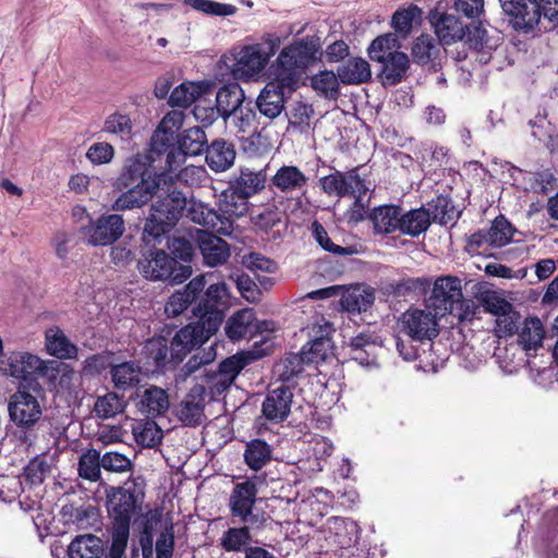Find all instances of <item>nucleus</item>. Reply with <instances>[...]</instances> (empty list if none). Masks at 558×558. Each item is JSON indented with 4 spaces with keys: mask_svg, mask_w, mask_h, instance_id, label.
<instances>
[{
    "mask_svg": "<svg viewBox=\"0 0 558 558\" xmlns=\"http://www.w3.org/2000/svg\"><path fill=\"white\" fill-rule=\"evenodd\" d=\"M185 215L193 222L210 227L217 218L215 211L202 202L187 201L181 191H171L161 196L151 205L149 217L144 226L143 238L146 242L159 240L168 233Z\"/></svg>",
    "mask_w": 558,
    "mask_h": 558,
    "instance_id": "nucleus-1",
    "label": "nucleus"
},
{
    "mask_svg": "<svg viewBox=\"0 0 558 558\" xmlns=\"http://www.w3.org/2000/svg\"><path fill=\"white\" fill-rule=\"evenodd\" d=\"M323 56L322 40L317 35H306L283 47L268 70V77H276L288 92H294L305 72Z\"/></svg>",
    "mask_w": 558,
    "mask_h": 558,
    "instance_id": "nucleus-2",
    "label": "nucleus"
},
{
    "mask_svg": "<svg viewBox=\"0 0 558 558\" xmlns=\"http://www.w3.org/2000/svg\"><path fill=\"white\" fill-rule=\"evenodd\" d=\"M48 362L27 351H12L0 357V373L19 380L17 388L39 392L38 376L48 375Z\"/></svg>",
    "mask_w": 558,
    "mask_h": 558,
    "instance_id": "nucleus-3",
    "label": "nucleus"
},
{
    "mask_svg": "<svg viewBox=\"0 0 558 558\" xmlns=\"http://www.w3.org/2000/svg\"><path fill=\"white\" fill-rule=\"evenodd\" d=\"M280 46V38L268 35L262 41L241 47L234 54L232 73L248 81L259 75Z\"/></svg>",
    "mask_w": 558,
    "mask_h": 558,
    "instance_id": "nucleus-4",
    "label": "nucleus"
},
{
    "mask_svg": "<svg viewBox=\"0 0 558 558\" xmlns=\"http://www.w3.org/2000/svg\"><path fill=\"white\" fill-rule=\"evenodd\" d=\"M257 493V485L251 478L235 483L228 501L230 515L240 523L268 524L270 517L256 508Z\"/></svg>",
    "mask_w": 558,
    "mask_h": 558,
    "instance_id": "nucleus-5",
    "label": "nucleus"
},
{
    "mask_svg": "<svg viewBox=\"0 0 558 558\" xmlns=\"http://www.w3.org/2000/svg\"><path fill=\"white\" fill-rule=\"evenodd\" d=\"M32 390L17 388L10 397L8 411L10 420L19 428L20 439L24 444L33 442V429L41 417V407Z\"/></svg>",
    "mask_w": 558,
    "mask_h": 558,
    "instance_id": "nucleus-6",
    "label": "nucleus"
},
{
    "mask_svg": "<svg viewBox=\"0 0 558 558\" xmlns=\"http://www.w3.org/2000/svg\"><path fill=\"white\" fill-rule=\"evenodd\" d=\"M140 272L148 280H170L181 283L192 275L190 266L179 265L177 259L162 250H150L138 260Z\"/></svg>",
    "mask_w": 558,
    "mask_h": 558,
    "instance_id": "nucleus-7",
    "label": "nucleus"
},
{
    "mask_svg": "<svg viewBox=\"0 0 558 558\" xmlns=\"http://www.w3.org/2000/svg\"><path fill=\"white\" fill-rule=\"evenodd\" d=\"M144 496V492L134 483L112 488L107 497L112 525L130 529L132 519L142 510Z\"/></svg>",
    "mask_w": 558,
    "mask_h": 558,
    "instance_id": "nucleus-8",
    "label": "nucleus"
},
{
    "mask_svg": "<svg viewBox=\"0 0 558 558\" xmlns=\"http://www.w3.org/2000/svg\"><path fill=\"white\" fill-rule=\"evenodd\" d=\"M172 177L169 173H157L151 179H142L132 187L122 190L123 192L112 202L110 209L113 211H125L141 208L146 205L154 195L161 193L162 185H167Z\"/></svg>",
    "mask_w": 558,
    "mask_h": 558,
    "instance_id": "nucleus-9",
    "label": "nucleus"
},
{
    "mask_svg": "<svg viewBox=\"0 0 558 558\" xmlns=\"http://www.w3.org/2000/svg\"><path fill=\"white\" fill-rule=\"evenodd\" d=\"M125 231L124 219L119 214H104L80 228L85 243L92 246H107L117 242Z\"/></svg>",
    "mask_w": 558,
    "mask_h": 558,
    "instance_id": "nucleus-10",
    "label": "nucleus"
},
{
    "mask_svg": "<svg viewBox=\"0 0 558 558\" xmlns=\"http://www.w3.org/2000/svg\"><path fill=\"white\" fill-rule=\"evenodd\" d=\"M433 308L427 306L421 308H409L402 314L400 319L402 331L412 340L423 342L433 340L439 333V318Z\"/></svg>",
    "mask_w": 558,
    "mask_h": 558,
    "instance_id": "nucleus-11",
    "label": "nucleus"
},
{
    "mask_svg": "<svg viewBox=\"0 0 558 558\" xmlns=\"http://www.w3.org/2000/svg\"><path fill=\"white\" fill-rule=\"evenodd\" d=\"M319 185L329 196H353L355 204L362 202L368 191L364 180L359 175L357 169L348 172L335 171L320 178Z\"/></svg>",
    "mask_w": 558,
    "mask_h": 558,
    "instance_id": "nucleus-12",
    "label": "nucleus"
},
{
    "mask_svg": "<svg viewBox=\"0 0 558 558\" xmlns=\"http://www.w3.org/2000/svg\"><path fill=\"white\" fill-rule=\"evenodd\" d=\"M264 354L266 352L245 351L225 359L216 372L207 375L211 389L217 393L226 391L245 366Z\"/></svg>",
    "mask_w": 558,
    "mask_h": 558,
    "instance_id": "nucleus-13",
    "label": "nucleus"
},
{
    "mask_svg": "<svg viewBox=\"0 0 558 558\" xmlns=\"http://www.w3.org/2000/svg\"><path fill=\"white\" fill-rule=\"evenodd\" d=\"M462 299L461 280L453 276L438 277L427 299V307L436 311L438 315L445 316L451 313L456 303Z\"/></svg>",
    "mask_w": 558,
    "mask_h": 558,
    "instance_id": "nucleus-14",
    "label": "nucleus"
},
{
    "mask_svg": "<svg viewBox=\"0 0 558 558\" xmlns=\"http://www.w3.org/2000/svg\"><path fill=\"white\" fill-rule=\"evenodd\" d=\"M504 14L515 31H533L541 22V5L536 0H499Z\"/></svg>",
    "mask_w": 558,
    "mask_h": 558,
    "instance_id": "nucleus-15",
    "label": "nucleus"
},
{
    "mask_svg": "<svg viewBox=\"0 0 558 558\" xmlns=\"http://www.w3.org/2000/svg\"><path fill=\"white\" fill-rule=\"evenodd\" d=\"M178 143V149H172L168 155L167 171L161 173L171 175V172L185 162L186 156L201 155L207 144V137L202 128L194 126L185 130L179 137Z\"/></svg>",
    "mask_w": 558,
    "mask_h": 558,
    "instance_id": "nucleus-16",
    "label": "nucleus"
},
{
    "mask_svg": "<svg viewBox=\"0 0 558 558\" xmlns=\"http://www.w3.org/2000/svg\"><path fill=\"white\" fill-rule=\"evenodd\" d=\"M292 400L293 392L288 385L269 389L262 403L263 416L275 424L283 422L291 412Z\"/></svg>",
    "mask_w": 558,
    "mask_h": 558,
    "instance_id": "nucleus-17",
    "label": "nucleus"
},
{
    "mask_svg": "<svg viewBox=\"0 0 558 558\" xmlns=\"http://www.w3.org/2000/svg\"><path fill=\"white\" fill-rule=\"evenodd\" d=\"M214 272L194 277L182 290L174 292L165 305L168 317L181 315L201 295Z\"/></svg>",
    "mask_w": 558,
    "mask_h": 558,
    "instance_id": "nucleus-18",
    "label": "nucleus"
},
{
    "mask_svg": "<svg viewBox=\"0 0 558 558\" xmlns=\"http://www.w3.org/2000/svg\"><path fill=\"white\" fill-rule=\"evenodd\" d=\"M206 389L202 385L193 386L177 408V417L185 426H199L206 421Z\"/></svg>",
    "mask_w": 558,
    "mask_h": 558,
    "instance_id": "nucleus-19",
    "label": "nucleus"
},
{
    "mask_svg": "<svg viewBox=\"0 0 558 558\" xmlns=\"http://www.w3.org/2000/svg\"><path fill=\"white\" fill-rule=\"evenodd\" d=\"M269 82L259 93L256 99L258 111L264 117L272 120L280 116L284 109V95L290 94L288 87L276 77H268Z\"/></svg>",
    "mask_w": 558,
    "mask_h": 558,
    "instance_id": "nucleus-20",
    "label": "nucleus"
},
{
    "mask_svg": "<svg viewBox=\"0 0 558 558\" xmlns=\"http://www.w3.org/2000/svg\"><path fill=\"white\" fill-rule=\"evenodd\" d=\"M430 24L438 40L444 45H451L465 38L468 25L458 16L446 12H433L429 15Z\"/></svg>",
    "mask_w": 558,
    "mask_h": 558,
    "instance_id": "nucleus-21",
    "label": "nucleus"
},
{
    "mask_svg": "<svg viewBox=\"0 0 558 558\" xmlns=\"http://www.w3.org/2000/svg\"><path fill=\"white\" fill-rule=\"evenodd\" d=\"M466 41L476 51V61L481 64H487L492 59V52L495 51L502 41L499 33L489 35L487 29L478 23L468 26Z\"/></svg>",
    "mask_w": 558,
    "mask_h": 558,
    "instance_id": "nucleus-22",
    "label": "nucleus"
},
{
    "mask_svg": "<svg viewBox=\"0 0 558 558\" xmlns=\"http://www.w3.org/2000/svg\"><path fill=\"white\" fill-rule=\"evenodd\" d=\"M267 524L242 523L241 526L228 527L219 538V545L227 553H241L250 548L253 536L264 530Z\"/></svg>",
    "mask_w": 558,
    "mask_h": 558,
    "instance_id": "nucleus-23",
    "label": "nucleus"
},
{
    "mask_svg": "<svg viewBox=\"0 0 558 558\" xmlns=\"http://www.w3.org/2000/svg\"><path fill=\"white\" fill-rule=\"evenodd\" d=\"M196 241L205 265L216 267L229 259L230 246L221 238L197 230Z\"/></svg>",
    "mask_w": 558,
    "mask_h": 558,
    "instance_id": "nucleus-24",
    "label": "nucleus"
},
{
    "mask_svg": "<svg viewBox=\"0 0 558 558\" xmlns=\"http://www.w3.org/2000/svg\"><path fill=\"white\" fill-rule=\"evenodd\" d=\"M307 182L308 178L306 174L299 167L293 165L281 166L270 178V185L284 195L304 192Z\"/></svg>",
    "mask_w": 558,
    "mask_h": 558,
    "instance_id": "nucleus-25",
    "label": "nucleus"
},
{
    "mask_svg": "<svg viewBox=\"0 0 558 558\" xmlns=\"http://www.w3.org/2000/svg\"><path fill=\"white\" fill-rule=\"evenodd\" d=\"M136 408L147 417L162 416L170 408L169 395L166 389L150 385L137 393Z\"/></svg>",
    "mask_w": 558,
    "mask_h": 558,
    "instance_id": "nucleus-26",
    "label": "nucleus"
},
{
    "mask_svg": "<svg viewBox=\"0 0 558 558\" xmlns=\"http://www.w3.org/2000/svg\"><path fill=\"white\" fill-rule=\"evenodd\" d=\"M205 343L193 324H189L179 329L170 342V353L173 365L183 361V359L194 349Z\"/></svg>",
    "mask_w": 558,
    "mask_h": 558,
    "instance_id": "nucleus-27",
    "label": "nucleus"
},
{
    "mask_svg": "<svg viewBox=\"0 0 558 558\" xmlns=\"http://www.w3.org/2000/svg\"><path fill=\"white\" fill-rule=\"evenodd\" d=\"M518 345L532 355L543 347L545 329L542 320L537 317H527L522 320L518 331Z\"/></svg>",
    "mask_w": 558,
    "mask_h": 558,
    "instance_id": "nucleus-28",
    "label": "nucleus"
},
{
    "mask_svg": "<svg viewBox=\"0 0 558 558\" xmlns=\"http://www.w3.org/2000/svg\"><path fill=\"white\" fill-rule=\"evenodd\" d=\"M206 163L215 172H223L231 168L235 160V149L226 140H215L206 147Z\"/></svg>",
    "mask_w": 558,
    "mask_h": 558,
    "instance_id": "nucleus-29",
    "label": "nucleus"
},
{
    "mask_svg": "<svg viewBox=\"0 0 558 558\" xmlns=\"http://www.w3.org/2000/svg\"><path fill=\"white\" fill-rule=\"evenodd\" d=\"M45 347L49 355L60 360L76 359L78 349L59 327L49 328L45 333Z\"/></svg>",
    "mask_w": 558,
    "mask_h": 558,
    "instance_id": "nucleus-30",
    "label": "nucleus"
},
{
    "mask_svg": "<svg viewBox=\"0 0 558 558\" xmlns=\"http://www.w3.org/2000/svg\"><path fill=\"white\" fill-rule=\"evenodd\" d=\"M328 532L333 536V542L348 548L356 543L360 535L357 523L348 518L332 517L327 520Z\"/></svg>",
    "mask_w": 558,
    "mask_h": 558,
    "instance_id": "nucleus-31",
    "label": "nucleus"
},
{
    "mask_svg": "<svg viewBox=\"0 0 558 558\" xmlns=\"http://www.w3.org/2000/svg\"><path fill=\"white\" fill-rule=\"evenodd\" d=\"M432 218L428 209L414 208L407 213L399 211V232L412 238L424 233L430 226Z\"/></svg>",
    "mask_w": 558,
    "mask_h": 558,
    "instance_id": "nucleus-32",
    "label": "nucleus"
},
{
    "mask_svg": "<svg viewBox=\"0 0 558 558\" xmlns=\"http://www.w3.org/2000/svg\"><path fill=\"white\" fill-rule=\"evenodd\" d=\"M272 447L260 438H254L245 444L243 459L252 471H259L272 460Z\"/></svg>",
    "mask_w": 558,
    "mask_h": 558,
    "instance_id": "nucleus-33",
    "label": "nucleus"
},
{
    "mask_svg": "<svg viewBox=\"0 0 558 558\" xmlns=\"http://www.w3.org/2000/svg\"><path fill=\"white\" fill-rule=\"evenodd\" d=\"M265 183L266 175L263 171H252L243 168L240 174L230 182V189L239 196L247 199L263 190Z\"/></svg>",
    "mask_w": 558,
    "mask_h": 558,
    "instance_id": "nucleus-34",
    "label": "nucleus"
},
{
    "mask_svg": "<svg viewBox=\"0 0 558 558\" xmlns=\"http://www.w3.org/2000/svg\"><path fill=\"white\" fill-rule=\"evenodd\" d=\"M111 380L119 390H128L141 381L142 367L136 361H126L110 368Z\"/></svg>",
    "mask_w": 558,
    "mask_h": 558,
    "instance_id": "nucleus-35",
    "label": "nucleus"
},
{
    "mask_svg": "<svg viewBox=\"0 0 558 558\" xmlns=\"http://www.w3.org/2000/svg\"><path fill=\"white\" fill-rule=\"evenodd\" d=\"M244 98V93L238 84H229L220 87L216 95V108L218 113L225 120L229 119L243 104Z\"/></svg>",
    "mask_w": 558,
    "mask_h": 558,
    "instance_id": "nucleus-36",
    "label": "nucleus"
},
{
    "mask_svg": "<svg viewBox=\"0 0 558 558\" xmlns=\"http://www.w3.org/2000/svg\"><path fill=\"white\" fill-rule=\"evenodd\" d=\"M66 554L69 558H101L102 542L93 534L78 535L68 546Z\"/></svg>",
    "mask_w": 558,
    "mask_h": 558,
    "instance_id": "nucleus-37",
    "label": "nucleus"
},
{
    "mask_svg": "<svg viewBox=\"0 0 558 558\" xmlns=\"http://www.w3.org/2000/svg\"><path fill=\"white\" fill-rule=\"evenodd\" d=\"M132 434L137 445L145 448L157 447L163 437L159 425L151 418H140L132 423Z\"/></svg>",
    "mask_w": 558,
    "mask_h": 558,
    "instance_id": "nucleus-38",
    "label": "nucleus"
},
{
    "mask_svg": "<svg viewBox=\"0 0 558 558\" xmlns=\"http://www.w3.org/2000/svg\"><path fill=\"white\" fill-rule=\"evenodd\" d=\"M256 317L252 308L234 312L226 322L225 333L231 341H239L250 332Z\"/></svg>",
    "mask_w": 558,
    "mask_h": 558,
    "instance_id": "nucleus-39",
    "label": "nucleus"
},
{
    "mask_svg": "<svg viewBox=\"0 0 558 558\" xmlns=\"http://www.w3.org/2000/svg\"><path fill=\"white\" fill-rule=\"evenodd\" d=\"M399 211L400 207L395 205H384L373 209L371 220L375 233L389 234L399 231Z\"/></svg>",
    "mask_w": 558,
    "mask_h": 558,
    "instance_id": "nucleus-40",
    "label": "nucleus"
},
{
    "mask_svg": "<svg viewBox=\"0 0 558 558\" xmlns=\"http://www.w3.org/2000/svg\"><path fill=\"white\" fill-rule=\"evenodd\" d=\"M338 76L343 84H361L371 78L372 72L365 59L351 58L338 68Z\"/></svg>",
    "mask_w": 558,
    "mask_h": 558,
    "instance_id": "nucleus-41",
    "label": "nucleus"
},
{
    "mask_svg": "<svg viewBox=\"0 0 558 558\" xmlns=\"http://www.w3.org/2000/svg\"><path fill=\"white\" fill-rule=\"evenodd\" d=\"M203 295L199 299L197 306L199 310L209 308L222 311L229 305L230 293L226 282H213L209 283L207 289L203 290Z\"/></svg>",
    "mask_w": 558,
    "mask_h": 558,
    "instance_id": "nucleus-42",
    "label": "nucleus"
},
{
    "mask_svg": "<svg viewBox=\"0 0 558 558\" xmlns=\"http://www.w3.org/2000/svg\"><path fill=\"white\" fill-rule=\"evenodd\" d=\"M422 13V9L414 4L397 10L391 17V27L400 37L405 38L411 34L414 25L421 23Z\"/></svg>",
    "mask_w": 558,
    "mask_h": 558,
    "instance_id": "nucleus-43",
    "label": "nucleus"
},
{
    "mask_svg": "<svg viewBox=\"0 0 558 558\" xmlns=\"http://www.w3.org/2000/svg\"><path fill=\"white\" fill-rule=\"evenodd\" d=\"M374 292L367 288H352L345 291L340 300L341 306L349 313H361L367 311L374 303Z\"/></svg>",
    "mask_w": 558,
    "mask_h": 558,
    "instance_id": "nucleus-44",
    "label": "nucleus"
},
{
    "mask_svg": "<svg viewBox=\"0 0 558 558\" xmlns=\"http://www.w3.org/2000/svg\"><path fill=\"white\" fill-rule=\"evenodd\" d=\"M172 180L168 181L167 185L160 189L162 195L169 194L171 191H177L173 185L175 182H182L186 185L194 186L203 182L206 177V169L203 166H184L182 165L173 172H171Z\"/></svg>",
    "mask_w": 558,
    "mask_h": 558,
    "instance_id": "nucleus-45",
    "label": "nucleus"
},
{
    "mask_svg": "<svg viewBox=\"0 0 558 558\" xmlns=\"http://www.w3.org/2000/svg\"><path fill=\"white\" fill-rule=\"evenodd\" d=\"M205 92L206 86L203 83L184 82L171 92L169 105L171 107L187 108L205 94Z\"/></svg>",
    "mask_w": 558,
    "mask_h": 558,
    "instance_id": "nucleus-46",
    "label": "nucleus"
},
{
    "mask_svg": "<svg viewBox=\"0 0 558 558\" xmlns=\"http://www.w3.org/2000/svg\"><path fill=\"white\" fill-rule=\"evenodd\" d=\"M193 314L198 317V320L193 323V326H195L205 342L219 329L225 316L222 311L199 310L198 306L193 310Z\"/></svg>",
    "mask_w": 558,
    "mask_h": 558,
    "instance_id": "nucleus-47",
    "label": "nucleus"
},
{
    "mask_svg": "<svg viewBox=\"0 0 558 558\" xmlns=\"http://www.w3.org/2000/svg\"><path fill=\"white\" fill-rule=\"evenodd\" d=\"M380 75L385 83L397 84L399 83L409 68V57L402 52H395L390 58L380 62Z\"/></svg>",
    "mask_w": 558,
    "mask_h": 558,
    "instance_id": "nucleus-48",
    "label": "nucleus"
},
{
    "mask_svg": "<svg viewBox=\"0 0 558 558\" xmlns=\"http://www.w3.org/2000/svg\"><path fill=\"white\" fill-rule=\"evenodd\" d=\"M400 44L395 34H384L372 41L368 56L374 62L380 63L398 52Z\"/></svg>",
    "mask_w": 558,
    "mask_h": 558,
    "instance_id": "nucleus-49",
    "label": "nucleus"
},
{
    "mask_svg": "<svg viewBox=\"0 0 558 558\" xmlns=\"http://www.w3.org/2000/svg\"><path fill=\"white\" fill-rule=\"evenodd\" d=\"M439 51V44L430 35L418 36L412 45L413 60L422 65L434 61Z\"/></svg>",
    "mask_w": 558,
    "mask_h": 558,
    "instance_id": "nucleus-50",
    "label": "nucleus"
},
{
    "mask_svg": "<svg viewBox=\"0 0 558 558\" xmlns=\"http://www.w3.org/2000/svg\"><path fill=\"white\" fill-rule=\"evenodd\" d=\"M101 457L98 450L88 449L78 459L77 472L80 477L89 482H97L101 476Z\"/></svg>",
    "mask_w": 558,
    "mask_h": 558,
    "instance_id": "nucleus-51",
    "label": "nucleus"
},
{
    "mask_svg": "<svg viewBox=\"0 0 558 558\" xmlns=\"http://www.w3.org/2000/svg\"><path fill=\"white\" fill-rule=\"evenodd\" d=\"M125 408V401L122 396L116 392H108L97 398L94 404V412L97 417L110 418L122 413Z\"/></svg>",
    "mask_w": 558,
    "mask_h": 558,
    "instance_id": "nucleus-52",
    "label": "nucleus"
},
{
    "mask_svg": "<svg viewBox=\"0 0 558 558\" xmlns=\"http://www.w3.org/2000/svg\"><path fill=\"white\" fill-rule=\"evenodd\" d=\"M514 234V229L505 217H497L489 229L486 230L488 246L502 247L510 243Z\"/></svg>",
    "mask_w": 558,
    "mask_h": 558,
    "instance_id": "nucleus-53",
    "label": "nucleus"
},
{
    "mask_svg": "<svg viewBox=\"0 0 558 558\" xmlns=\"http://www.w3.org/2000/svg\"><path fill=\"white\" fill-rule=\"evenodd\" d=\"M311 231L314 240L326 252L339 256H348L356 253V250L353 246H340L335 244L329 238L326 229L317 220L312 223Z\"/></svg>",
    "mask_w": 558,
    "mask_h": 558,
    "instance_id": "nucleus-54",
    "label": "nucleus"
},
{
    "mask_svg": "<svg viewBox=\"0 0 558 558\" xmlns=\"http://www.w3.org/2000/svg\"><path fill=\"white\" fill-rule=\"evenodd\" d=\"M330 350V339L320 337L303 345L300 353L303 355L306 364H318L329 356Z\"/></svg>",
    "mask_w": 558,
    "mask_h": 558,
    "instance_id": "nucleus-55",
    "label": "nucleus"
},
{
    "mask_svg": "<svg viewBox=\"0 0 558 558\" xmlns=\"http://www.w3.org/2000/svg\"><path fill=\"white\" fill-rule=\"evenodd\" d=\"M145 173V163L140 159H130L123 167L120 175L117 178L114 183L116 189L122 191L128 187L134 186L136 183L142 181Z\"/></svg>",
    "mask_w": 558,
    "mask_h": 558,
    "instance_id": "nucleus-56",
    "label": "nucleus"
},
{
    "mask_svg": "<svg viewBox=\"0 0 558 558\" xmlns=\"http://www.w3.org/2000/svg\"><path fill=\"white\" fill-rule=\"evenodd\" d=\"M339 76L332 71H322L312 77V87L325 98L336 99L339 95Z\"/></svg>",
    "mask_w": 558,
    "mask_h": 558,
    "instance_id": "nucleus-57",
    "label": "nucleus"
},
{
    "mask_svg": "<svg viewBox=\"0 0 558 558\" xmlns=\"http://www.w3.org/2000/svg\"><path fill=\"white\" fill-rule=\"evenodd\" d=\"M182 2L197 12L213 16H230L236 11V8L232 4L214 0H183Z\"/></svg>",
    "mask_w": 558,
    "mask_h": 558,
    "instance_id": "nucleus-58",
    "label": "nucleus"
},
{
    "mask_svg": "<svg viewBox=\"0 0 558 558\" xmlns=\"http://www.w3.org/2000/svg\"><path fill=\"white\" fill-rule=\"evenodd\" d=\"M306 364L303 355L290 354L276 365V374L281 384L287 385L303 372V365Z\"/></svg>",
    "mask_w": 558,
    "mask_h": 558,
    "instance_id": "nucleus-59",
    "label": "nucleus"
},
{
    "mask_svg": "<svg viewBox=\"0 0 558 558\" xmlns=\"http://www.w3.org/2000/svg\"><path fill=\"white\" fill-rule=\"evenodd\" d=\"M219 209L229 217H241L246 214L247 199L239 196L231 189L223 191L219 196Z\"/></svg>",
    "mask_w": 558,
    "mask_h": 558,
    "instance_id": "nucleus-60",
    "label": "nucleus"
},
{
    "mask_svg": "<svg viewBox=\"0 0 558 558\" xmlns=\"http://www.w3.org/2000/svg\"><path fill=\"white\" fill-rule=\"evenodd\" d=\"M145 351L147 356L154 361L157 367H167L168 364H173L171 357L168 359L170 347L168 345L167 339L163 337H154L149 339L145 344Z\"/></svg>",
    "mask_w": 558,
    "mask_h": 558,
    "instance_id": "nucleus-61",
    "label": "nucleus"
},
{
    "mask_svg": "<svg viewBox=\"0 0 558 558\" xmlns=\"http://www.w3.org/2000/svg\"><path fill=\"white\" fill-rule=\"evenodd\" d=\"M175 135L173 132L165 130L161 126H157L153 136L150 138V153L156 155H166V161L168 160V155L172 149H178L174 146ZM167 171V167L165 168Z\"/></svg>",
    "mask_w": 558,
    "mask_h": 558,
    "instance_id": "nucleus-62",
    "label": "nucleus"
},
{
    "mask_svg": "<svg viewBox=\"0 0 558 558\" xmlns=\"http://www.w3.org/2000/svg\"><path fill=\"white\" fill-rule=\"evenodd\" d=\"M522 317L513 307L495 318V332L498 338H507L517 333Z\"/></svg>",
    "mask_w": 558,
    "mask_h": 558,
    "instance_id": "nucleus-63",
    "label": "nucleus"
},
{
    "mask_svg": "<svg viewBox=\"0 0 558 558\" xmlns=\"http://www.w3.org/2000/svg\"><path fill=\"white\" fill-rule=\"evenodd\" d=\"M314 114L311 105L296 101L292 105L289 117V125L300 132H306L310 129V121Z\"/></svg>",
    "mask_w": 558,
    "mask_h": 558,
    "instance_id": "nucleus-64",
    "label": "nucleus"
}]
</instances>
